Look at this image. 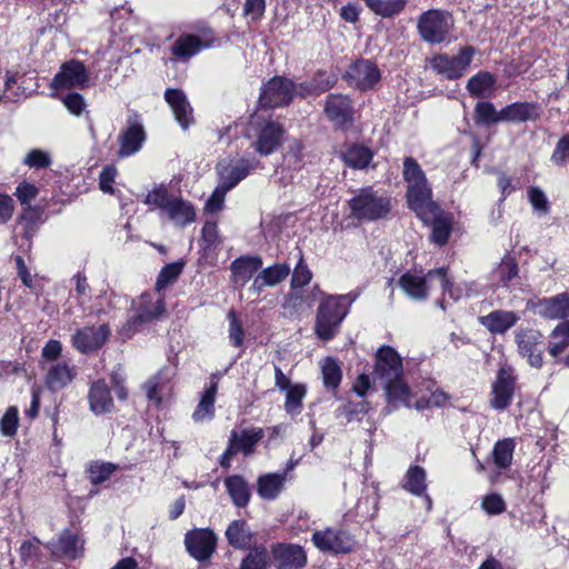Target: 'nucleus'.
Wrapping results in <instances>:
<instances>
[{"label":"nucleus","instance_id":"nucleus-1","mask_svg":"<svg viewBox=\"0 0 569 569\" xmlns=\"http://www.w3.org/2000/svg\"><path fill=\"white\" fill-rule=\"evenodd\" d=\"M403 178L408 183L407 201L409 207L425 223H431V240L439 246H443L451 234L452 216L445 214L432 200V191L426 174L419 163L411 157L403 161Z\"/></svg>","mask_w":569,"mask_h":569},{"label":"nucleus","instance_id":"nucleus-2","mask_svg":"<svg viewBox=\"0 0 569 569\" xmlns=\"http://www.w3.org/2000/svg\"><path fill=\"white\" fill-rule=\"evenodd\" d=\"M143 203L149 206L150 210H158L161 219L179 229L193 223L197 218L193 203L184 199L180 192H172L163 183L154 186L146 194Z\"/></svg>","mask_w":569,"mask_h":569},{"label":"nucleus","instance_id":"nucleus-3","mask_svg":"<svg viewBox=\"0 0 569 569\" xmlns=\"http://www.w3.org/2000/svg\"><path fill=\"white\" fill-rule=\"evenodd\" d=\"M376 376L385 388L387 401L398 408L400 405H409V387L403 380L402 360L391 347H382L376 356Z\"/></svg>","mask_w":569,"mask_h":569},{"label":"nucleus","instance_id":"nucleus-4","mask_svg":"<svg viewBox=\"0 0 569 569\" xmlns=\"http://www.w3.org/2000/svg\"><path fill=\"white\" fill-rule=\"evenodd\" d=\"M320 302L315 323V332L322 340H331L339 331L340 325L349 313L350 306L357 299V295H328Z\"/></svg>","mask_w":569,"mask_h":569},{"label":"nucleus","instance_id":"nucleus-5","mask_svg":"<svg viewBox=\"0 0 569 569\" xmlns=\"http://www.w3.org/2000/svg\"><path fill=\"white\" fill-rule=\"evenodd\" d=\"M134 315L122 326L120 335L132 337L147 322L158 319L164 311V299L158 292H144L132 301Z\"/></svg>","mask_w":569,"mask_h":569},{"label":"nucleus","instance_id":"nucleus-6","mask_svg":"<svg viewBox=\"0 0 569 569\" xmlns=\"http://www.w3.org/2000/svg\"><path fill=\"white\" fill-rule=\"evenodd\" d=\"M453 28L455 20L452 16L438 9L423 12L417 22L420 38L430 44L450 42L455 38L452 34Z\"/></svg>","mask_w":569,"mask_h":569},{"label":"nucleus","instance_id":"nucleus-7","mask_svg":"<svg viewBox=\"0 0 569 569\" xmlns=\"http://www.w3.org/2000/svg\"><path fill=\"white\" fill-rule=\"evenodd\" d=\"M352 218L375 221L385 218L390 211V199L371 187L360 189L349 201Z\"/></svg>","mask_w":569,"mask_h":569},{"label":"nucleus","instance_id":"nucleus-8","mask_svg":"<svg viewBox=\"0 0 569 569\" xmlns=\"http://www.w3.org/2000/svg\"><path fill=\"white\" fill-rule=\"evenodd\" d=\"M399 286L409 298L423 300L431 290L448 287L447 270L439 268L425 276L406 272L400 277Z\"/></svg>","mask_w":569,"mask_h":569},{"label":"nucleus","instance_id":"nucleus-9","mask_svg":"<svg viewBox=\"0 0 569 569\" xmlns=\"http://www.w3.org/2000/svg\"><path fill=\"white\" fill-rule=\"evenodd\" d=\"M476 49L471 46L462 47L456 56L447 53H437L430 61V68L448 80H456L465 76L468 71Z\"/></svg>","mask_w":569,"mask_h":569},{"label":"nucleus","instance_id":"nucleus-10","mask_svg":"<svg viewBox=\"0 0 569 569\" xmlns=\"http://www.w3.org/2000/svg\"><path fill=\"white\" fill-rule=\"evenodd\" d=\"M253 141L251 147L260 156H269L273 153L282 142L284 129L282 124L276 120H254L252 122Z\"/></svg>","mask_w":569,"mask_h":569},{"label":"nucleus","instance_id":"nucleus-11","mask_svg":"<svg viewBox=\"0 0 569 569\" xmlns=\"http://www.w3.org/2000/svg\"><path fill=\"white\" fill-rule=\"evenodd\" d=\"M50 86L56 90L83 89L89 86V72L79 60L66 61L51 80Z\"/></svg>","mask_w":569,"mask_h":569},{"label":"nucleus","instance_id":"nucleus-12","mask_svg":"<svg viewBox=\"0 0 569 569\" xmlns=\"http://www.w3.org/2000/svg\"><path fill=\"white\" fill-rule=\"evenodd\" d=\"M300 86L296 87L291 80L274 77L268 81L260 93V103L264 107H281L291 101L295 94L300 96Z\"/></svg>","mask_w":569,"mask_h":569},{"label":"nucleus","instance_id":"nucleus-13","mask_svg":"<svg viewBox=\"0 0 569 569\" xmlns=\"http://www.w3.org/2000/svg\"><path fill=\"white\" fill-rule=\"evenodd\" d=\"M257 161L249 158L222 159L217 164L219 183L233 189L256 168Z\"/></svg>","mask_w":569,"mask_h":569},{"label":"nucleus","instance_id":"nucleus-14","mask_svg":"<svg viewBox=\"0 0 569 569\" xmlns=\"http://www.w3.org/2000/svg\"><path fill=\"white\" fill-rule=\"evenodd\" d=\"M271 563L277 569H302L307 553L300 545L277 542L270 547Z\"/></svg>","mask_w":569,"mask_h":569},{"label":"nucleus","instance_id":"nucleus-15","mask_svg":"<svg viewBox=\"0 0 569 569\" xmlns=\"http://www.w3.org/2000/svg\"><path fill=\"white\" fill-rule=\"evenodd\" d=\"M516 375L511 367L502 366L491 387L490 405L496 410H505L512 400Z\"/></svg>","mask_w":569,"mask_h":569},{"label":"nucleus","instance_id":"nucleus-16","mask_svg":"<svg viewBox=\"0 0 569 569\" xmlns=\"http://www.w3.org/2000/svg\"><path fill=\"white\" fill-rule=\"evenodd\" d=\"M349 86L359 90L372 89L381 79L378 66L370 60H358L350 64L345 74Z\"/></svg>","mask_w":569,"mask_h":569},{"label":"nucleus","instance_id":"nucleus-17","mask_svg":"<svg viewBox=\"0 0 569 569\" xmlns=\"http://www.w3.org/2000/svg\"><path fill=\"white\" fill-rule=\"evenodd\" d=\"M516 341L520 355L527 358L529 365L535 368H540L543 362L542 335L535 329L521 328L516 332Z\"/></svg>","mask_w":569,"mask_h":569},{"label":"nucleus","instance_id":"nucleus-18","mask_svg":"<svg viewBox=\"0 0 569 569\" xmlns=\"http://www.w3.org/2000/svg\"><path fill=\"white\" fill-rule=\"evenodd\" d=\"M146 141V131L138 116L129 117L126 129L119 134V158H128L139 152Z\"/></svg>","mask_w":569,"mask_h":569},{"label":"nucleus","instance_id":"nucleus-19","mask_svg":"<svg viewBox=\"0 0 569 569\" xmlns=\"http://www.w3.org/2000/svg\"><path fill=\"white\" fill-rule=\"evenodd\" d=\"M315 546L322 551L348 553L355 547L353 538L343 530L326 529L312 535Z\"/></svg>","mask_w":569,"mask_h":569},{"label":"nucleus","instance_id":"nucleus-20","mask_svg":"<svg viewBox=\"0 0 569 569\" xmlns=\"http://www.w3.org/2000/svg\"><path fill=\"white\" fill-rule=\"evenodd\" d=\"M216 542V535L208 529L192 530L186 535L184 539L188 552L199 561H204L212 556Z\"/></svg>","mask_w":569,"mask_h":569},{"label":"nucleus","instance_id":"nucleus-21","mask_svg":"<svg viewBox=\"0 0 569 569\" xmlns=\"http://www.w3.org/2000/svg\"><path fill=\"white\" fill-rule=\"evenodd\" d=\"M110 336L108 325L98 327H84L76 331L72 336L73 347L81 353H89L100 349Z\"/></svg>","mask_w":569,"mask_h":569},{"label":"nucleus","instance_id":"nucleus-22","mask_svg":"<svg viewBox=\"0 0 569 569\" xmlns=\"http://www.w3.org/2000/svg\"><path fill=\"white\" fill-rule=\"evenodd\" d=\"M87 398L89 409L96 416L108 415L114 410V401L104 379H98L90 385Z\"/></svg>","mask_w":569,"mask_h":569},{"label":"nucleus","instance_id":"nucleus-23","mask_svg":"<svg viewBox=\"0 0 569 569\" xmlns=\"http://www.w3.org/2000/svg\"><path fill=\"white\" fill-rule=\"evenodd\" d=\"M41 366L46 370L44 383L51 391L63 389L76 377V367L66 360Z\"/></svg>","mask_w":569,"mask_h":569},{"label":"nucleus","instance_id":"nucleus-24","mask_svg":"<svg viewBox=\"0 0 569 569\" xmlns=\"http://www.w3.org/2000/svg\"><path fill=\"white\" fill-rule=\"evenodd\" d=\"M174 375V367H164L156 376L148 379L144 383L146 396L148 400L157 408L162 406L164 395L170 391L169 383Z\"/></svg>","mask_w":569,"mask_h":569},{"label":"nucleus","instance_id":"nucleus-25","mask_svg":"<svg viewBox=\"0 0 569 569\" xmlns=\"http://www.w3.org/2000/svg\"><path fill=\"white\" fill-rule=\"evenodd\" d=\"M164 100L180 127L184 130L188 129L193 122V110L187 94L180 89H167Z\"/></svg>","mask_w":569,"mask_h":569},{"label":"nucleus","instance_id":"nucleus-26","mask_svg":"<svg viewBox=\"0 0 569 569\" xmlns=\"http://www.w3.org/2000/svg\"><path fill=\"white\" fill-rule=\"evenodd\" d=\"M220 377V373L212 375L210 386L201 393L199 403L191 416L194 423L209 422L214 418V402L218 393V380Z\"/></svg>","mask_w":569,"mask_h":569},{"label":"nucleus","instance_id":"nucleus-27","mask_svg":"<svg viewBox=\"0 0 569 569\" xmlns=\"http://www.w3.org/2000/svg\"><path fill=\"white\" fill-rule=\"evenodd\" d=\"M290 272L291 268L288 263H276L267 267L254 277L249 291L259 295L266 287H276L283 282Z\"/></svg>","mask_w":569,"mask_h":569},{"label":"nucleus","instance_id":"nucleus-28","mask_svg":"<svg viewBox=\"0 0 569 569\" xmlns=\"http://www.w3.org/2000/svg\"><path fill=\"white\" fill-rule=\"evenodd\" d=\"M519 266L513 256L506 253L491 269L489 281L492 287L509 288L519 278Z\"/></svg>","mask_w":569,"mask_h":569},{"label":"nucleus","instance_id":"nucleus-29","mask_svg":"<svg viewBox=\"0 0 569 569\" xmlns=\"http://www.w3.org/2000/svg\"><path fill=\"white\" fill-rule=\"evenodd\" d=\"M262 267L259 256H242L231 262V280L237 287H243Z\"/></svg>","mask_w":569,"mask_h":569},{"label":"nucleus","instance_id":"nucleus-30","mask_svg":"<svg viewBox=\"0 0 569 569\" xmlns=\"http://www.w3.org/2000/svg\"><path fill=\"white\" fill-rule=\"evenodd\" d=\"M519 319L520 317L517 312L499 309L480 317L479 322L491 333L503 335L512 328Z\"/></svg>","mask_w":569,"mask_h":569},{"label":"nucleus","instance_id":"nucleus-31","mask_svg":"<svg viewBox=\"0 0 569 569\" xmlns=\"http://www.w3.org/2000/svg\"><path fill=\"white\" fill-rule=\"evenodd\" d=\"M402 487L413 496L423 497L427 509H431L432 500L430 496L426 493L427 472L422 467L417 465L410 466L405 475Z\"/></svg>","mask_w":569,"mask_h":569},{"label":"nucleus","instance_id":"nucleus-32","mask_svg":"<svg viewBox=\"0 0 569 569\" xmlns=\"http://www.w3.org/2000/svg\"><path fill=\"white\" fill-rule=\"evenodd\" d=\"M536 312L547 319H562L569 316V295L540 299L535 306Z\"/></svg>","mask_w":569,"mask_h":569},{"label":"nucleus","instance_id":"nucleus-33","mask_svg":"<svg viewBox=\"0 0 569 569\" xmlns=\"http://www.w3.org/2000/svg\"><path fill=\"white\" fill-rule=\"evenodd\" d=\"M541 113L536 103L516 102L500 110V119L506 122L536 121Z\"/></svg>","mask_w":569,"mask_h":569},{"label":"nucleus","instance_id":"nucleus-34","mask_svg":"<svg viewBox=\"0 0 569 569\" xmlns=\"http://www.w3.org/2000/svg\"><path fill=\"white\" fill-rule=\"evenodd\" d=\"M326 114L338 126H343L352 120V107L348 97L330 94L326 101Z\"/></svg>","mask_w":569,"mask_h":569},{"label":"nucleus","instance_id":"nucleus-35","mask_svg":"<svg viewBox=\"0 0 569 569\" xmlns=\"http://www.w3.org/2000/svg\"><path fill=\"white\" fill-rule=\"evenodd\" d=\"M263 430L260 428L232 431L229 438V446L236 453L242 452L249 456L253 452L256 445L262 439Z\"/></svg>","mask_w":569,"mask_h":569},{"label":"nucleus","instance_id":"nucleus-36","mask_svg":"<svg viewBox=\"0 0 569 569\" xmlns=\"http://www.w3.org/2000/svg\"><path fill=\"white\" fill-rule=\"evenodd\" d=\"M409 405H402L406 408H415L419 411L425 410L431 407H441L447 401V395L440 390H431L428 387V395L412 391L409 389L408 391Z\"/></svg>","mask_w":569,"mask_h":569},{"label":"nucleus","instance_id":"nucleus-37","mask_svg":"<svg viewBox=\"0 0 569 569\" xmlns=\"http://www.w3.org/2000/svg\"><path fill=\"white\" fill-rule=\"evenodd\" d=\"M82 541L69 530L60 533L58 540L51 543V551L69 559L78 558L82 552Z\"/></svg>","mask_w":569,"mask_h":569},{"label":"nucleus","instance_id":"nucleus-38","mask_svg":"<svg viewBox=\"0 0 569 569\" xmlns=\"http://www.w3.org/2000/svg\"><path fill=\"white\" fill-rule=\"evenodd\" d=\"M286 472L266 473L258 478L257 491L264 500H274L283 489Z\"/></svg>","mask_w":569,"mask_h":569},{"label":"nucleus","instance_id":"nucleus-39","mask_svg":"<svg viewBox=\"0 0 569 569\" xmlns=\"http://www.w3.org/2000/svg\"><path fill=\"white\" fill-rule=\"evenodd\" d=\"M224 486L234 506L246 507L251 497L250 487L241 476H230L224 479Z\"/></svg>","mask_w":569,"mask_h":569},{"label":"nucleus","instance_id":"nucleus-40","mask_svg":"<svg viewBox=\"0 0 569 569\" xmlns=\"http://www.w3.org/2000/svg\"><path fill=\"white\" fill-rule=\"evenodd\" d=\"M228 542L237 549H246L251 545L252 533L243 520H233L226 530Z\"/></svg>","mask_w":569,"mask_h":569},{"label":"nucleus","instance_id":"nucleus-41","mask_svg":"<svg viewBox=\"0 0 569 569\" xmlns=\"http://www.w3.org/2000/svg\"><path fill=\"white\" fill-rule=\"evenodd\" d=\"M496 78L488 71H480L472 76L467 82V90L470 96L476 98H486L493 90Z\"/></svg>","mask_w":569,"mask_h":569},{"label":"nucleus","instance_id":"nucleus-42","mask_svg":"<svg viewBox=\"0 0 569 569\" xmlns=\"http://www.w3.org/2000/svg\"><path fill=\"white\" fill-rule=\"evenodd\" d=\"M201 49L202 43L198 37L184 34L174 41L171 50L177 58L187 60L199 53Z\"/></svg>","mask_w":569,"mask_h":569},{"label":"nucleus","instance_id":"nucleus-43","mask_svg":"<svg viewBox=\"0 0 569 569\" xmlns=\"http://www.w3.org/2000/svg\"><path fill=\"white\" fill-rule=\"evenodd\" d=\"M347 166L355 169L366 168L372 160V151L361 144H352L342 154Z\"/></svg>","mask_w":569,"mask_h":569},{"label":"nucleus","instance_id":"nucleus-44","mask_svg":"<svg viewBox=\"0 0 569 569\" xmlns=\"http://www.w3.org/2000/svg\"><path fill=\"white\" fill-rule=\"evenodd\" d=\"M367 7L382 18H389L400 13L407 0H363Z\"/></svg>","mask_w":569,"mask_h":569},{"label":"nucleus","instance_id":"nucleus-45","mask_svg":"<svg viewBox=\"0 0 569 569\" xmlns=\"http://www.w3.org/2000/svg\"><path fill=\"white\" fill-rule=\"evenodd\" d=\"M515 450V440L506 438L499 440L492 451L493 462L499 469H507L512 462V456Z\"/></svg>","mask_w":569,"mask_h":569},{"label":"nucleus","instance_id":"nucleus-46","mask_svg":"<svg viewBox=\"0 0 569 569\" xmlns=\"http://www.w3.org/2000/svg\"><path fill=\"white\" fill-rule=\"evenodd\" d=\"M336 78L326 72H318L310 83L300 84V96L319 94L333 87Z\"/></svg>","mask_w":569,"mask_h":569},{"label":"nucleus","instance_id":"nucleus-47","mask_svg":"<svg viewBox=\"0 0 569 569\" xmlns=\"http://www.w3.org/2000/svg\"><path fill=\"white\" fill-rule=\"evenodd\" d=\"M40 212L32 207L23 208L22 213L17 220V227L21 229L22 236L30 240L37 232L39 226Z\"/></svg>","mask_w":569,"mask_h":569},{"label":"nucleus","instance_id":"nucleus-48","mask_svg":"<svg viewBox=\"0 0 569 569\" xmlns=\"http://www.w3.org/2000/svg\"><path fill=\"white\" fill-rule=\"evenodd\" d=\"M569 346V321L560 322L552 331L549 352L557 357Z\"/></svg>","mask_w":569,"mask_h":569},{"label":"nucleus","instance_id":"nucleus-49","mask_svg":"<svg viewBox=\"0 0 569 569\" xmlns=\"http://www.w3.org/2000/svg\"><path fill=\"white\" fill-rule=\"evenodd\" d=\"M183 267L184 262L181 260L166 264L158 274L156 292L160 293L169 284H172L181 274Z\"/></svg>","mask_w":569,"mask_h":569},{"label":"nucleus","instance_id":"nucleus-50","mask_svg":"<svg viewBox=\"0 0 569 569\" xmlns=\"http://www.w3.org/2000/svg\"><path fill=\"white\" fill-rule=\"evenodd\" d=\"M323 383L327 388L336 389L342 378L341 368L338 361L331 357L323 359L320 363Z\"/></svg>","mask_w":569,"mask_h":569},{"label":"nucleus","instance_id":"nucleus-51","mask_svg":"<svg viewBox=\"0 0 569 569\" xmlns=\"http://www.w3.org/2000/svg\"><path fill=\"white\" fill-rule=\"evenodd\" d=\"M271 561L267 550L263 547H254L242 560L240 569H267Z\"/></svg>","mask_w":569,"mask_h":569},{"label":"nucleus","instance_id":"nucleus-52","mask_svg":"<svg viewBox=\"0 0 569 569\" xmlns=\"http://www.w3.org/2000/svg\"><path fill=\"white\" fill-rule=\"evenodd\" d=\"M475 117L476 121L481 124L502 122L500 111H497L495 106L488 101H481L476 104Z\"/></svg>","mask_w":569,"mask_h":569},{"label":"nucleus","instance_id":"nucleus-53","mask_svg":"<svg viewBox=\"0 0 569 569\" xmlns=\"http://www.w3.org/2000/svg\"><path fill=\"white\" fill-rule=\"evenodd\" d=\"M312 279V272L305 262L302 253H299V260L293 269L291 277V288L299 289L307 286Z\"/></svg>","mask_w":569,"mask_h":569},{"label":"nucleus","instance_id":"nucleus-54","mask_svg":"<svg viewBox=\"0 0 569 569\" xmlns=\"http://www.w3.org/2000/svg\"><path fill=\"white\" fill-rule=\"evenodd\" d=\"M306 396V388L301 385L292 386L287 390L284 408L288 413L297 415L300 412L302 399Z\"/></svg>","mask_w":569,"mask_h":569},{"label":"nucleus","instance_id":"nucleus-55","mask_svg":"<svg viewBox=\"0 0 569 569\" xmlns=\"http://www.w3.org/2000/svg\"><path fill=\"white\" fill-rule=\"evenodd\" d=\"M117 467L110 462H94L89 467V479L93 485H100L108 480Z\"/></svg>","mask_w":569,"mask_h":569},{"label":"nucleus","instance_id":"nucleus-56","mask_svg":"<svg viewBox=\"0 0 569 569\" xmlns=\"http://www.w3.org/2000/svg\"><path fill=\"white\" fill-rule=\"evenodd\" d=\"M19 423V411L17 407H9L0 419V432L4 437L16 435Z\"/></svg>","mask_w":569,"mask_h":569},{"label":"nucleus","instance_id":"nucleus-57","mask_svg":"<svg viewBox=\"0 0 569 569\" xmlns=\"http://www.w3.org/2000/svg\"><path fill=\"white\" fill-rule=\"evenodd\" d=\"M23 163L30 168L42 169L51 164V157L47 151L32 149L26 154Z\"/></svg>","mask_w":569,"mask_h":569},{"label":"nucleus","instance_id":"nucleus-58","mask_svg":"<svg viewBox=\"0 0 569 569\" xmlns=\"http://www.w3.org/2000/svg\"><path fill=\"white\" fill-rule=\"evenodd\" d=\"M63 106L68 111L77 117H80L87 111V103L84 98L78 92H70L61 98Z\"/></svg>","mask_w":569,"mask_h":569},{"label":"nucleus","instance_id":"nucleus-59","mask_svg":"<svg viewBox=\"0 0 569 569\" xmlns=\"http://www.w3.org/2000/svg\"><path fill=\"white\" fill-rule=\"evenodd\" d=\"M228 191H230V189L218 183L204 204V211L209 213H216L220 211L223 208L226 194Z\"/></svg>","mask_w":569,"mask_h":569},{"label":"nucleus","instance_id":"nucleus-60","mask_svg":"<svg viewBox=\"0 0 569 569\" xmlns=\"http://www.w3.org/2000/svg\"><path fill=\"white\" fill-rule=\"evenodd\" d=\"M38 194L39 189L34 184L27 181L20 182L14 191V196L24 208L31 207V201H33Z\"/></svg>","mask_w":569,"mask_h":569},{"label":"nucleus","instance_id":"nucleus-61","mask_svg":"<svg viewBox=\"0 0 569 569\" xmlns=\"http://www.w3.org/2000/svg\"><path fill=\"white\" fill-rule=\"evenodd\" d=\"M303 144L299 140H293L289 143L288 150L284 154L286 162L295 168L299 169L303 166Z\"/></svg>","mask_w":569,"mask_h":569},{"label":"nucleus","instance_id":"nucleus-62","mask_svg":"<svg viewBox=\"0 0 569 569\" xmlns=\"http://www.w3.org/2000/svg\"><path fill=\"white\" fill-rule=\"evenodd\" d=\"M228 320H229V339L230 342L234 347H241L243 343L244 338V331L242 328V325L238 317L236 316L234 311H229L228 313Z\"/></svg>","mask_w":569,"mask_h":569},{"label":"nucleus","instance_id":"nucleus-63","mask_svg":"<svg viewBox=\"0 0 569 569\" xmlns=\"http://www.w3.org/2000/svg\"><path fill=\"white\" fill-rule=\"evenodd\" d=\"M529 201L535 211L546 214L549 211V202L545 192L538 187H530L528 190Z\"/></svg>","mask_w":569,"mask_h":569},{"label":"nucleus","instance_id":"nucleus-64","mask_svg":"<svg viewBox=\"0 0 569 569\" xmlns=\"http://www.w3.org/2000/svg\"><path fill=\"white\" fill-rule=\"evenodd\" d=\"M551 161L556 166H566L569 163V134L558 141L551 156Z\"/></svg>","mask_w":569,"mask_h":569}]
</instances>
